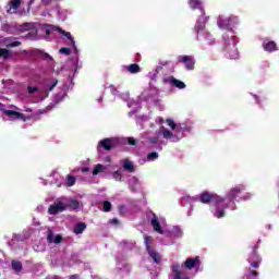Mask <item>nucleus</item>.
Returning a JSON list of instances; mask_svg holds the SVG:
<instances>
[{
	"mask_svg": "<svg viewBox=\"0 0 279 279\" xmlns=\"http://www.w3.org/2000/svg\"><path fill=\"white\" fill-rule=\"evenodd\" d=\"M194 29H195L196 34H202V32H204V29H206V24L204 22L197 21Z\"/></svg>",
	"mask_w": 279,
	"mask_h": 279,
	"instance_id": "obj_27",
	"label": "nucleus"
},
{
	"mask_svg": "<svg viewBox=\"0 0 279 279\" xmlns=\"http://www.w3.org/2000/svg\"><path fill=\"white\" fill-rule=\"evenodd\" d=\"M163 84H171L174 88H179V90H184L186 88V84L173 76H167L162 78Z\"/></svg>",
	"mask_w": 279,
	"mask_h": 279,
	"instance_id": "obj_6",
	"label": "nucleus"
},
{
	"mask_svg": "<svg viewBox=\"0 0 279 279\" xmlns=\"http://www.w3.org/2000/svg\"><path fill=\"white\" fill-rule=\"evenodd\" d=\"M58 86V80H54L51 85H48L47 90L51 92Z\"/></svg>",
	"mask_w": 279,
	"mask_h": 279,
	"instance_id": "obj_40",
	"label": "nucleus"
},
{
	"mask_svg": "<svg viewBox=\"0 0 279 279\" xmlns=\"http://www.w3.org/2000/svg\"><path fill=\"white\" fill-rule=\"evenodd\" d=\"M202 265V262L199 260V256H196L194 258H187L182 267H185V269H195L196 267H199Z\"/></svg>",
	"mask_w": 279,
	"mask_h": 279,
	"instance_id": "obj_8",
	"label": "nucleus"
},
{
	"mask_svg": "<svg viewBox=\"0 0 279 279\" xmlns=\"http://www.w3.org/2000/svg\"><path fill=\"white\" fill-rule=\"evenodd\" d=\"M32 27V24L24 23L20 26L21 32H28V29Z\"/></svg>",
	"mask_w": 279,
	"mask_h": 279,
	"instance_id": "obj_36",
	"label": "nucleus"
},
{
	"mask_svg": "<svg viewBox=\"0 0 279 279\" xmlns=\"http://www.w3.org/2000/svg\"><path fill=\"white\" fill-rule=\"evenodd\" d=\"M161 133H162L163 138H167V140L173 138V132L165 129V126H161Z\"/></svg>",
	"mask_w": 279,
	"mask_h": 279,
	"instance_id": "obj_29",
	"label": "nucleus"
},
{
	"mask_svg": "<svg viewBox=\"0 0 279 279\" xmlns=\"http://www.w3.org/2000/svg\"><path fill=\"white\" fill-rule=\"evenodd\" d=\"M69 279H80V275H72L69 277Z\"/></svg>",
	"mask_w": 279,
	"mask_h": 279,
	"instance_id": "obj_47",
	"label": "nucleus"
},
{
	"mask_svg": "<svg viewBox=\"0 0 279 279\" xmlns=\"http://www.w3.org/2000/svg\"><path fill=\"white\" fill-rule=\"evenodd\" d=\"M11 267L16 271L17 274L23 271V264L19 260H12L11 262Z\"/></svg>",
	"mask_w": 279,
	"mask_h": 279,
	"instance_id": "obj_25",
	"label": "nucleus"
},
{
	"mask_svg": "<svg viewBox=\"0 0 279 279\" xmlns=\"http://www.w3.org/2000/svg\"><path fill=\"white\" fill-rule=\"evenodd\" d=\"M189 5L192 10H199L201 16H206V11H204V8L202 7V0H189Z\"/></svg>",
	"mask_w": 279,
	"mask_h": 279,
	"instance_id": "obj_10",
	"label": "nucleus"
},
{
	"mask_svg": "<svg viewBox=\"0 0 279 279\" xmlns=\"http://www.w3.org/2000/svg\"><path fill=\"white\" fill-rule=\"evenodd\" d=\"M48 243H56L57 245L62 243V235H56L53 239V232H49L47 235Z\"/></svg>",
	"mask_w": 279,
	"mask_h": 279,
	"instance_id": "obj_20",
	"label": "nucleus"
},
{
	"mask_svg": "<svg viewBox=\"0 0 279 279\" xmlns=\"http://www.w3.org/2000/svg\"><path fill=\"white\" fill-rule=\"evenodd\" d=\"M21 45H22L21 41H12V43L7 45V48L12 49L14 47H21Z\"/></svg>",
	"mask_w": 279,
	"mask_h": 279,
	"instance_id": "obj_37",
	"label": "nucleus"
},
{
	"mask_svg": "<svg viewBox=\"0 0 279 279\" xmlns=\"http://www.w3.org/2000/svg\"><path fill=\"white\" fill-rule=\"evenodd\" d=\"M77 180L75 179L74 175L68 174L66 175V186H75V182Z\"/></svg>",
	"mask_w": 279,
	"mask_h": 279,
	"instance_id": "obj_31",
	"label": "nucleus"
},
{
	"mask_svg": "<svg viewBox=\"0 0 279 279\" xmlns=\"http://www.w3.org/2000/svg\"><path fill=\"white\" fill-rule=\"evenodd\" d=\"M263 260L258 254V245H254L252 252L248 255L247 262Z\"/></svg>",
	"mask_w": 279,
	"mask_h": 279,
	"instance_id": "obj_17",
	"label": "nucleus"
},
{
	"mask_svg": "<svg viewBox=\"0 0 279 279\" xmlns=\"http://www.w3.org/2000/svg\"><path fill=\"white\" fill-rule=\"evenodd\" d=\"M126 71L132 74L141 73V65L137 63H132L130 65H126Z\"/></svg>",
	"mask_w": 279,
	"mask_h": 279,
	"instance_id": "obj_24",
	"label": "nucleus"
},
{
	"mask_svg": "<svg viewBox=\"0 0 279 279\" xmlns=\"http://www.w3.org/2000/svg\"><path fill=\"white\" fill-rule=\"evenodd\" d=\"M86 230V222H78L74 226V234H82Z\"/></svg>",
	"mask_w": 279,
	"mask_h": 279,
	"instance_id": "obj_21",
	"label": "nucleus"
},
{
	"mask_svg": "<svg viewBox=\"0 0 279 279\" xmlns=\"http://www.w3.org/2000/svg\"><path fill=\"white\" fill-rule=\"evenodd\" d=\"M21 8V0H10L7 5V14H16Z\"/></svg>",
	"mask_w": 279,
	"mask_h": 279,
	"instance_id": "obj_9",
	"label": "nucleus"
},
{
	"mask_svg": "<svg viewBox=\"0 0 279 279\" xmlns=\"http://www.w3.org/2000/svg\"><path fill=\"white\" fill-rule=\"evenodd\" d=\"M34 54L38 56V58H43V60H53V58L51 56H49V53L43 51V50H34Z\"/></svg>",
	"mask_w": 279,
	"mask_h": 279,
	"instance_id": "obj_23",
	"label": "nucleus"
},
{
	"mask_svg": "<svg viewBox=\"0 0 279 279\" xmlns=\"http://www.w3.org/2000/svg\"><path fill=\"white\" fill-rule=\"evenodd\" d=\"M27 90H28L29 95H34V93H38V87L28 86Z\"/></svg>",
	"mask_w": 279,
	"mask_h": 279,
	"instance_id": "obj_41",
	"label": "nucleus"
},
{
	"mask_svg": "<svg viewBox=\"0 0 279 279\" xmlns=\"http://www.w3.org/2000/svg\"><path fill=\"white\" fill-rule=\"evenodd\" d=\"M54 279H60L59 277H54Z\"/></svg>",
	"mask_w": 279,
	"mask_h": 279,
	"instance_id": "obj_53",
	"label": "nucleus"
},
{
	"mask_svg": "<svg viewBox=\"0 0 279 279\" xmlns=\"http://www.w3.org/2000/svg\"><path fill=\"white\" fill-rule=\"evenodd\" d=\"M154 241V239L149 235H145L144 238V243H145V246H146V252L151 250V242Z\"/></svg>",
	"mask_w": 279,
	"mask_h": 279,
	"instance_id": "obj_30",
	"label": "nucleus"
},
{
	"mask_svg": "<svg viewBox=\"0 0 279 279\" xmlns=\"http://www.w3.org/2000/svg\"><path fill=\"white\" fill-rule=\"evenodd\" d=\"M3 114L7 117H10V119H21L22 121H25V114L14 111V110H4Z\"/></svg>",
	"mask_w": 279,
	"mask_h": 279,
	"instance_id": "obj_13",
	"label": "nucleus"
},
{
	"mask_svg": "<svg viewBox=\"0 0 279 279\" xmlns=\"http://www.w3.org/2000/svg\"><path fill=\"white\" fill-rule=\"evenodd\" d=\"M263 48L264 51H268L269 53H272V51H278V45H276V41L271 40H264Z\"/></svg>",
	"mask_w": 279,
	"mask_h": 279,
	"instance_id": "obj_12",
	"label": "nucleus"
},
{
	"mask_svg": "<svg viewBox=\"0 0 279 279\" xmlns=\"http://www.w3.org/2000/svg\"><path fill=\"white\" fill-rule=\"evenodd\" d=\"M66 208H70V210H77L80 208V201L77 199H72L69 202L68 205H65Z\"/></svg>",
	"mask_w": 279,
	"mask_h": 279,
	"instance_id": "obj_26",
	"label": "nucleus"
},
{
	"mask_svg": "<svg viewBox=\"0 0 279 279\" xmlns=\"http://www.w3.org/2000/svg\"><path fill=\"white\" fill-rule=\"evenodd\" d=\"M225 46L222 51L226 52V58L229 60H239V49L236 48V41H234V36L230 38L223 37Z\"/></svg>",
	"mask_w": 279,
	"mask_h": 279,
	"instance_id": "obj_2",
	"label": "nucleus"
},
{
	"mask_svg": "<svg viewBox=\"0 0 279 279\" xmlns=\"http://www.w3.org/2000/svg\"><path fill=\"white\" fill-rule=\"evenodd\" d=\"M172 269V274L174 276V279H189L184 272L182 271V269H180V264H173L171 266Z\"/></svg>",
	"mask_w": 279,
	"mask_h": 279,
	"instance_id": "obj_11",
	"label": "nucleus"
},
{
	"mask_svg": "<svg viewBox=\"0 0 279 279\" xmlns=\"http://www.w3.org/2000/svg\"><path fill=\"white\" fill-rule=\"evenodd\" d=\"M32 3H34V0H31V1H29V4H32Z\"/></svg>",
	"mask_w": 279,
	"mask_h": 279,
	"instance_id": "obj_52",
	"label": "nucleus"
},
{
	"mask_svg": "<svg viewBox=\"0 0 279 279\" xmlns=\"http://www.w3.org/2000/svg\"><path fill=\"white\" fill-rule=\"evenodd\" d=\"M82 173H88V171H90V168H88V167H84V168H82Z\"/></svg>",
	"mask_w": 279,
	"mask_h": 279,
	"instance_id": "obj_45",
	"label": "nucleus"
},
{
	"mask_svg": "<svg viewBox=\"0 0 279 279\" xmlns=\"http://www.w3.org/2000/svg\"><path fill=\"white\" fill-rule=\"evenodd\" d=\"M218 27H220V29H230L231 27H234V25H236V23H239V17L236 16H230L228 19H218Z\"/></svg>",
	"mask_w": 279,
	"mask_h": 279,
	"instance_id": "obj_3",
	"label": "nucleus"
},
{
	"mask_svg": "<svg viewBox=\"0 0 279 279\" xmlns=\"http://www.w3.org/2000/svg\"><path fill=\"white\" fill-rule=\"evenodd\" d=\"M199 202L202 204H210V202H214L216 205V217L217 219H221L222 217H226V211H223V208H228V205H223L221 208V204L226 202V199L216 193H210L208 191L203 192L199 194Z\"/></svg>",
	"mask_w": 279,
	"mask_h": 279,
	"instance_id": "obj_1",
	"label": "nucleus"
},
{
	"mask_svg": "<svg viewBox=\"0 0 279 279\" xmlns=\"http://www.w3.org/2000/svg\"><path fill=\"white\" fill-rule=\"evenodd\" d=\"M241 191H245L244 186H236L230 190V192L228 193V198L229 199H236V197H239V194L241 193Z\"/></svg>",
	"mask_w": 279,
	"mask_h": 279,
	"instance_id": "obj_16",
	"label": "nucleus"
},
{
	"mask_svg": "<svg viewBox=\"0 0 279 279\" xmlns=\"http://www.w3.org/2000/svg\"><path fill=\"white\" fill-rule=\"evenodd\" d=\"M122 167H123L124 171H128L129 173H134V171H136L134 163L132 161H130V159H124Z\"/></svg>",
	"mask_w": 279,
	"mask_h": 279,
	"instance_id": "obj_19",
	"label": "nucleus"
},
{
	"mask_svg": "<svg viewBox=\"0 0 279 279\" xmlns=\"http://www.w3.org/2000/svg\"><path fill=\"white\" fill-rule=\"evenodd\" d=\"M148 142L151 144V145H156L158 143V137H149L148 138Z\"/></svg>",
	"mask_w": 279,
	"mask_h": 279,
	"instance_id": "obj_43",
	"label": "nucleus"
},
{
	"mask_svg": "<svg viewBox=\"0 0 279 279\" xmlns=\"http://www.w3.org/2000/svg\"><path fill=\"white\" fill-rule=\"evenodd\" d=\"M117 145H119V140L110 137L100 141L98 147H102L105 151H110L113 147H117Z\"/></svg>",
	"mask_w": 279,
	"mask_h": 279,
	"instance_id": "obj_5",
	"label": "nucleus"
},
{
	"mask_svg": "<svg viewBox=\"0 0 279 279\" xmlns=\"http://www.w3.org/2000/svg\"><path fill=\"white\" fill-rule=\"evenodd\" d=\"M4 105L0 102V110H3Z\"/></svg>",
	"mask_w": 279,
	"mask_h": 279,
	"instance_id": "obj_51",
	"label": "nucleus"
},
{
	"mask_svg": "<svg viewBox=\"0 0 279 279\" xmlns=\"http://www.w3.org/2000/svg\"><path fill=\"white\" fill-rule=\"evenodd\" d=\"M150 225L153 226L155 232H158V234H162V227H160V221H158V216L156 214H153V218L150 220Z\"/></svg>",
	"mask_w": 279,
	"mask_h": 279,
	"instance_id": "obj_14",
	"label": "nucleus"
},
{
	"mask_svg": "<svg viewBox=\"0 0 279 279\" xmlns=\"http://www.w3.org/2000/svg\"><path fill=\"white\" fill-rule=\"evenodd\" d=\"M156 159H158V153H157V151H151V153H149V154L147 155V160L154 161V160H156Z\"/></svg>",
	"mask_w": 279,
	"mask_h": 279,
	"instance_id": "obj_35",
	"label": "nucleus"
},
{
	"mask_svg": "<svg viewBox=\"0 0 279 279\" xmlns=\"http://www.w3.org/2000/svg\"><path fill=\"white\" fill-rule=\"evenodd\" d=\"M54 29H57V32H59V34H62V36H65V38H68V40H70L73 49L77 50V47L75 46V39L69 32H65L64 29H62L60 27H54Z\"/></svg>",
	"mask_w": 279,
	"mask_h": 279,
	"instance_id": "obj_15",
	"label": "nucleus"
},
{
	"mask_svg": "<svg viewBox=\"0 0 279 279\" xmlns=\"http://www.w3.org/2000/svg\"><path fill=\"white\" fill-rule=\"evenodd\" d=\"M251 196H252V195L248 193V194L244 195L242 198H243V199H250Z\"/></svg>",
	"mask_w": 279,
	"mask_h": 279,
	"instance_id": "obj_50",
	"label": "nucleus"
},
{
	"mask_svg": "<svg viewBox=\"0 0 279 279\" xmlns=\"http://www.w3.org/2000/svg\"><path fill=\"white\" fill-rule=\"evenodd\" d=\"M128 144L131 145V146H136V141L134 140V137H128Z\"/></svg>",
	"mask_w": 279,
	"mask_h": 279,
	"instance_id": "obj_42",
	"label": "nucleus"
},
{
	"mask_svg": "<svg viewBox=\"0 0 279 279\" xmlns=\"http://www.w3.org/2000/svg\"><path fill=\"white\" fill-rule=\"evenodd\" d=\"M66 210V205L63 202H58L49 206V215H58L59 213H64Z\"/></svg>",
	"mask_w": 279,
	"mask_h": 279,
	"instance_id": "obj_7",
	"label": "nucleus"
},
{
	"mask_svg": "<svg viewBox=\"0 0 279 279\" xmlns=\"http://www.w3.org/2000/svg\"><path fill=\"white\" fill-rule=\"evenodd\" d=\"M160 64L161 66H167L169 64V61H161Z\"/></svg>",
	"mask_w": 279,
	"mask_h": 279,
	"instance_id": "obj_48",
	"label": "nucleus"
},
{
	"mask_svg": "<svg viewBox=\"0 0 279 279\" xmlns=\"http://www.w3.org/2000/svg\"><path fill=\"white\" fill-rule=\"evenodd\" d=\"M102 210L104 213H110L112 210V204L109 201H105L102 203Z\"/></svg>",
	"mask_w": 279,
	"mask_h": 279,
	"instance_id": "obj_32",
	"label": "nucleus"
},
{
	"mask_svg": "<svg viewBox=\"0 0 279 279\" xmlns=\"http://www.w3.org/2000/svg\"><path fill=\"white\" fill-rule=\"evenodd\" d=\"M59 53H63L64 56H71V49L66 47L60 48Z\"/></svg>",
	"mask_w": 279,
	"mask_h": 279,
	"instance_id": "obj_38",
	"label": "nucleus"
},
{
	"mask_svg": "<svg viewBox=\"0 0 279 279\" xmlns=\"http://www.w3.org/2000/svg\"><path fill=\"white\" fill-rule=\"evenodd\" d=\"M250 274H251V276H254L255 278H257V276H258V271H256V270H250Z\"/></svg>",
	"mask_w": 279,
	"mask_h": 279,
	"instance_id": "obj_46",
	"label": "nucleus"
},
{
	"mask_svg": "<svg viewBox=\"0 0 279 279\" xmlns=\"http://www.w3.org/2000/svg\"><path fill=\"white\" fill-rule=\"evenodd\" d=\"M46 36H51V29L49 28L46 29Z\"/></svg>",
	"mask_w": 279,
	"mask_h": 279,
	"instance_id": "obj_49",
	"label": "nucleus"
},
{
	"mask_svg": "<svg viewBox=\"0 0 279 279\" xmlns=\"http://www.w3.org/2000/svg\"><path fill=\"white\" fill-rule=\"evenodd\" d=\"M12 56V51L5 49V48H0V58H3V60H8Z\"/></svg>",
	"mask_w": 279,
	"mask_h": 279,
	"instance_id": "obj_28",
	"label": "nucleus"
},
{
	"mask_svg": "<svg viewBox=\"0 0 279 279\" xmlns=\"http://www.w3.org/2000/svg\"><path fill=\"white\" fill-rule=\"evenodd\" d=\"M106 170H107L106 166L98 163L95 166L92 173L93 175H99V173H106Z\"/></svg>",
	"mask_w": 279,
	"mask_h": 279,
	"instance_id": "obj_22",
	"label": "nucleus"
},
{
	"mask_svg": "<svg viewBox=\"0 0 279 279\" xmlns=\"http://www.w3.org/2000/svg\"><path fill=\"white\" fill-rule=\"evenodd\" d=\"M178 62L185 64L186 71H195V58L193 56H179Z\"/></svg>",
	"mask_w": 279,
	"mask_h": 279,
	"instance_id": "obj_4",
	"label": "nucleus"
},
{
	"mask_svg": "<svg viewBox=\"0 0 279 279\" xmlns=\"http://www.w3.org/2000/svg\"><path fill=\"white\" fill-rule=\"evenodd\" d=\"M113 180H116L117 182H121L123 174L120 171H114L112 173Z\"/></svg>",
	"mask_w": 279,
	"mask_h": 279,
	"instance_id": "obj_34",
	"label": "nucleus"
},
{
	"mask_svg": "<svg viewBox=\"0 0 279 279\" xmlns=\"http://www.w3.org/2000/svg\"><path fill=\"white\" fill-rule=\"evenodd\" d=\"M166 123L167 125H169V128H171V130H178V132H180V128L178 126V124H175L173 120L167 119Z\"/></svg>",
	"mask_w": 279,
	"mask_h": 279,
	"instance_id": "obj_33",
	"label": "nucleus"
},
{
	"mask_svg": "<svg viewBox=\"0 0 279 279\" xmlns=\"http://www.w3.org/2000/svg\"><path fill=\"white\" fill-rule=\"evenodd\" d=\"M263 259H257L255 262H248V263H251V267H253V269H258V267H260V262Z\"/></svg>",
	"mask_w": 279,
	"mask_h": 279,
	"instance_id": "obj_39",
	"label": "nucleus"
},
{
	"mask_svg": "<svg viewBox=\"0 0 279 279\" xmlns=\"http://www.w3.org/2000/svg\"><path fill=\"white\" fill-rule=\"evenodd\" d=\"M111 223L113 226H119V219H117V218L111 219Z\"/></svg>",
	"mask_w": 279,
	"mask_h": 279,
	"instance_id": "obj_44",
	"label": "nucleus"
},
{
	"mask_svg": "<svg viewBox=\"0 0 279 279\" xmlns=\"http://www.w3.org/2000/svg\"><path fill=\"white\" fill-rule=\"evenodd\" d=\"M147 254H148V256H150V258H153V260H154V263H156V265H159V263L162 260L160 253L154 251V248L148 250Z\"/></svg>",
	"mask_w": 279,
	"mask_h": 279,
	"instance_id": "obj_18",
	"label": "nucleus"
}]
</instances>
